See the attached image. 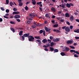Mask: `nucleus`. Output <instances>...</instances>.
Returning <instances> with one entry per match:
<instances>
[{
	"instance_id": "61",
	"label": "nucleus",
	"mask_w": 79,
	"mask_h": 79,
	"mask_svg": "<svg viewBox=\"0 0 79 79\" xmlns=\"http://www.w3.org/2000/svg\"><path fill=\"white\" fill-rule=\"evenodd\" d=\"M43 47H45V48H48V47H47V46H46L45 45H44L43 46Z\"/></svg>"
},
{
	"instance_id": "2",
	"label": "nucleus",
	"mask_w": 79,
	"mask_h": 79,
	"mask_svg": "<svg viewBox=\"0 0 79 79\" xmlns=\"http://www.w3.org/2000/svg\"><path fill=\"white\" fill-rule=\"evenodd\" d=\"M69 50H70V49L67 47L64 48V49L63 50V52H68Z\"/></svg>"
},
{
	"instance_id": "6",
	"label": "nucleus",
	"mask_w": 79,
	"mask_h": 79,
	"mask_svg": "<svg viewBox=\"0 0 79 79\" xmlns=\"http://www.w3.org/2000/svg\"><path fill=\"white\" fill-rule=\"evenodd\" d=\"M66 42L67 44H73V41L69 40Z\"/></svg>"
},
{
	"instance_id": "55",
	"label": "nucleus",
	"mask_w": 79,
	"mask_h": 79,
	"mask_svg": "<svg viewBox=\"0 0 79 79\" xmlns=\"http://www.w3.org/2000/svg\"><path fill=\"white\" fill-rule=\"evenodd\" d=\"M73 26H70V29H73Z\"/></svg>"
},
{
	"instance_id": "39",
	"label": "nucleus",
	"mask_w": 79,
	"mask_h": 79,
	"mask_svg": "<svg viewBox=\"0 0 79 79\" xmlns=\"http://www.w3.org/2000/svg\"><path fill=\"white\" fill-rule=\"evenodd\" d=\"M6 3L7 5L9 3V0H6Z\"/></svg>"
},
{
	"instance_id": "16",
	"label": "nucleus",
	"mask_w": 79,
	"mask_h": 79,
	"mask_svg": "<svg viewBox=\"0 0 79 79\" xmlns=\"http://www.w3.org/2000/svg\"><path fill=\"white\" fill-rule=\"evenodd\" d=\"M66 7H68V8L71 7V6H70V3L69 4V3H67V4H66Z\"/></svg>"
},
{
	"instance_id": "37",
	"label": "nucleus",
	"mask_w": 79,
	"mask_h": 79,
	"mask_svg": "<svg viewBox=\"0 0 79 79\" xmlns=\"http://www.w3.org/2000/svg\"><path fill=\"white\" fill-rule=\"evenodd\" d=\"M31 27L33 29H35L36 27V26L35 25H32Z\"/></svg>"
},
{
	"instance_id": "3",
	"label": "nucleus",
	"mask_w": 79,
	"mask_h": 79,
	"mask_svg": "<svg viewBox=\"0 0 79 79\" xmlns=\"http://www.w3.org/2000/svg\"><path fill=\"white\" fill-rule=\"evenodd\" d=\"M30 33H25L23 35L24 37H27V38H29V37L30 36Z\"/></svg>"
},
{
	"instance_id": "36",
	"label": "nucleus",
	"mask_w": 79,
	"mask_h": 79,
	"mask_svg": "<svg viewBox=\"0 0 79 79\" xmlns=\"http://www.w3.org/2000/svg\"><path fill=\"white\" fill-rule=\"evenodd\" d=\"M13 10L14 11H16L18 10L16 9V8L14 7L13 9Z\"/></svg>"
},
{
	"instance_id": "13",
	"label": "nucleus",
	"mask_w": 79,
	"mask_h": 79,
	"mask_svg": "<svg viewBox=\"0 0 79 79\" xmlns=\"http://www.w3.org/2000/svg\"><path fill=\"white\" fill-rule=\"evenodd\" d=\"M59 52L58 49H55L54 50L53 52L54 53H57V52Z\"/></svg>"
},
{
	"instance_id": "7",
	"label": "nucleus",
	"mask_w": 79,
	"mask_h": 79,
	"mask_svg": "<svg viewBox=\"0 0 79 79\" xmlns=\"http://www.w3.org/2000/svg\"><path fill=\"white\" fill-rule=\"evenodd\" d=\"M60 38H56V39H53V41L55 42H58L60 41Z\"/></svg>"
},
{
	"instance_id": "1",
	"label": "nucleus",
	"mask_w": 79,
	"mask_h": 79,
	"mask_svg": "<svg viewBox=\"0 0 79 79\" xmlns=\"http://www.w3.org/2000/svg\"><path fill=\"white\" fill-rule=\"evenodd\" d=\"M28 40L29 42H34V37L33 36L30 35L28 36Z\"/></svg>"
},
{
	"instance_id": "20",
	"label": "nucleus",
	"mask_w": 79,
	"mask_h": 79,
	"mask_svg": "<svg viewBox=\"0 0 79 79\" xmlns=\"http://www.w3.org/2000/svg\"><path fill=\"white\" fill-rule=\"evenodd\" d=\"M60 55L61 56H65V53H64V52H61L60 53Z\"/></svg>"
},
{
	"instance_id": "22",
	"label": "nucleus",
	"mask_w": 79,
	"mask_h": 79,
	"mask_svg": "<svg viewBox=\"0 0 79 79\" xmlns=\"http://www.w3.org/2000/svg\"><path fill=\"white\" fill-rule=\"evenodd\" d=\"M23 31H20L19 32V35H23Z\"/></svg>"
},
{
	"instance_id": "59",
	"label": "nucleus",
	"mask_w": 79,
	"mask_h": 79,
	"mask_svg": "<svg viewBox=\"0 0 79 79\" xmlns=\"http://www.w3.org/2000/svg\"><path fill=\"white\" fill-rule=\"evenodd\" d=\"M10 5L11 6H12V2H10Z\"/></svg>"
},
{
	"instance_id": "46",
	"label": "nucleus",
	"mask_w": 79,
	"mask_h": 79,
	"mask_svg": "<svg viewBox=\"0 0 79 79\" xmlns=\"http://www.w3.org/2000/svg\"><path fill=\"white\" fill-rule=\"evenodd\" d=\"M33 24L34 25H35L36 26H39V24L37 25L36 24V23H35V22H33Z\"/></svg>"
},
{
	"instance_id": "10",
	"label": "nucleus",
	"mask_w": 79,
	"mask_h": 79,
	"mask_svg": "<svg viewBox=\"0 0 79 79\" xmlns=\"http://www.w3.org/2000/svg\"><path fill=\"white\" fill-rule=\"evenodd\" d=\"M20 12L19 11L14 12L13 13V15H18V14H19Z\"/></svg>"
},
{
	"instance_id": "9",
	"label": "nucleus",
	"mask_w": 79,
	"mask_h": 79,
	"mask_svg": "<svg viewBox=\"0 0 79 79\" xmlns=\"http://www.w3.org/2000/svg\"><path fill=\"white\" fill-rule=\"evenodd\" d=\"M51 10L52 11H53V12H56V9H55V8L53 7H52L51 8Z\"/></svg>"
},
{
	"instance_id": "47",
	"label": "nucleus",
	"mask_w": 79,
	"mask_h": 79,
	"mask_svg": "<svg viewBox=\"0 0 79 79\" xmlns=\"http://www.w3.org/2000/svg\"><path fill=\"white\" fill-rule=\"evenodd\" d=\"M27 24H31V21H27Z\"/></svg>"
},
{
	"instance_id": "38",
	"label": "nucleus",
	"mask_w": 79,
	"mask_h": 79,
	"mask_svg": "<svg viewBox=\"0 0 79 79\" xmlns=\"http://www.w3.org/2000/svg\"><path fill=\"white\" fill-rule=\"evenodd\" d=\"M74 57H77V58H78V57H79L78 55H77L76 54H75L74 55Z\"/></svg>"
},
{
	"instance_id": "64",
	"label": "nucleus",
	"mask_w": 79,
	"mask_h": 79,
	"mask_svg": "<svg viewBox=\"0 0 79 79\" xmlns=\"http://www.w3.org/2000/svg\"><path fill=\"white\" fill-rule=\"evenodd\" d=\"M76 21H77V22H78V23H79V19H76Z\"/></svg>"
},
{
	"instance_id": "23",
	"label": "nucleus",
	"mask_w": 79,
	"mask_h": 79,
	"mask_svg": "<svg viewBox=\"0 0 79 79\" xmlns=\"http://www.w3.org/2000/svg\"><path fill=\"white\" fill-rule=\"evenodd\" d=\"M19 6H23V3H22V2H19Z\"/></svg>"
},
{
	"instance_id": "62",
	"label": "nucleus",
	"mask_w": 79,
	"mask_h": 79,
	"mask_svg": "<svg viewBox=\"0 0 79 79\" xmlns=\"http://www.w3.org/2000/svg\"><path fill=\"white\" fill-rule=\"evenodd\" d=\"M3 21V19L2 18H0V22H2Z\"/></svg>"
},
{
	"instance_id": "44",
	"label": "nucleus",
	"mask_w": 79,
	"mask_h": 79,
	"mask_svg": "<svg viewBox=\"0 0 79 79\" xmlns=\"http://www.w3.org/2000/svg\"><path fill=\"white\" fill-rule=\"evenodd\" d=\"M66 26H64L62 27V29H65H65H66Z\"/></svg>"
},
{
	"instance_id": "19",
	"label": "nucleus",
	"mask_w": 79,
	"mask_h": 79,
	"mask_svg": "<svg viewBox=\"0 0 79 79\" xmlns=\"http://www.w3.org/2000/svg\"><path fill=\"white\" fill-rule=\"evenodd\" d=\"M34 38L36 39H40V36H35Z\"/></svg>"
},
{
	"instance_id": "5",
	"label": "nucleus",
	"mask_w": 79,
	"mask_h": 79,
	"mask_svg": "<svg viewBox=\"0 0 79 79\" xmlns=\"http://www.w3.org/2000/svg\"><path fill=\"white\" fill-rule=\"evenodd\" d=\"M14 17L15 19H18V18H20V15H15Z\"/></svg>"
},
{
	"instance_id": "14",
	"label": "nucleus",
	"mask_w": 79,
	"mask_h": 79,
	"mask_svg": "<svg viewBox=\"0 0 79 79\" xmlns=\"http://www.w3.org/2000/svg\"><path fill=\"white\" fill-rule=\"evenodd\" d=\"M74 32L79 33V29H76L74 30Z\"/></svg>"
},
{
	"instance_id": "12",
	"label": "nucleus",
	"mask_w": 79,
	"mask_h": 79,
	"mask_svg": "<svg viewBox=\"0 0 79 79\" xmlns=\"http://www.w3.org/2000/svg\"><path fill=\"white\" fill-rule=\"evenodd\" d=\"M65 16L66 18H69V17H70V15H69V14L68 13H66L65 14Z\"/></svg>"
},
{
	"instance_id": "45",
	"label": "nucleus",
	"mask_w": 79,
	"mask_h": 79,
	"mask_svg": "<svg viewBox=\"0 0 79 79\" xmlns=\"http://www.w3.org/2000/svg\"><path fill=\"white\" fill-rule=\"evenodd\" d=\"M75 53H76L77 54H78V55H79V52H78L77 51H75Z\"/></svg>"
},
{
	"instance_id": "30",
	"label": "nucleus",
	"mask_w": 79,
	"mask_h": 79,
	"mask_svg": "<svg viewBox=\"0 0 79 79\" xmlns=\"http://www.w3.org/2000/svg\"><path fill=\"white\" fill-rule=\"evenodd\" d=\"M61 5H62V7L63 8H64V7H65V5H64V4L63 3H62Z\"/></svg>"
},
{
	"instance_id": "50",
	"label": "nucleus",
	"mask_w": 79,
	"mask_h": 79,
	"mask_svg": "<svg viewBox=\"0 0 79 79\" xmlns=\"http://www.w3.org/2000/svg\"><path fill=\"white\" fill-rule=\"evenodd\" d=\"M1 10H2V11H5V9L3 8L2 7H1Z\"/></svg>"
},
{
	"instance_id": "21",
	"label": "nucleus",
	"mask_w": 79,
	"mask_h": 79,
	"mask_svg": "<svg viewBox=\"0 0 79 79\" xmlns=\"http://www.w3.org/2000/svg\"><path fill=\"white\" fill-rule=\"evenodd\" d=\"M36 41L38 42H39V44H42V42L40 41V40H36Z\"/></svg>"
},
{
	"instance_id": "60",
	"label": "nucleus",
	"mask_w": 79,
	"mask_h": 79,
	"mask_svg": "<svg viewBox=\"0 0 79 79\" xmlns=\"http://www.w3.org/2000/svg\"><path fill=\"white\" fill-rule=\"evenodd\" d=\"M60 21L62 23H63L64 22V19H61L60 20Z\"/></svg>"
},
{
	"instance_id": "4",
	"label": "nucleus",
	"mask_w": 79,
	"mask_h": 79,
	"mask_svg": "<svg viewBox=\"0 0 79 79\" xmlns=\"http://www.w3.org/2000/svg\"><path fill=\"white\" fill-rule=\"evenodd\" d=\"M65 31L66 32H69L70 31V29H69V27H66L65 28Z\"/></svg>"
},
{
	"instance_id": "17",
	"label": "nucleus",
	"mask_w": 79,
	"mask_h": 79,
	"mask_svg": "<svg viewBox=\"0 0 79 79\" xmlns=\"http://www.w3.org/2000/svg\"><path fill=\"white\" fill-rule=\"evenodd\" d=\"M49 48L50 49V50L52 52H53V51H54V48L53 47H49Z\"/></svg>"
},
{
	"instance_id": "18",
	"label": "nucleus",
	"mask_w": 79,
	"mask_h": 79,
	"mask_svg": "<svg viewBox=\"0 0 79 79\" xmlns=\"http://www.w3.org/2000/svg\"><path fill=\"white\" fill-rule=\"evenodd\" d=\"M10 24H16V22H15L11 21L10 22Z\"/></svg>"
},
{
	"instance_id": "8",
	"label": "nucleus",
	"mask_w": 79,
	"mask_h": 79,
	"mask_svg": "<svg viewBox=\"0 0 79 79\" xmlns=\"http://www.w3.org/2000/svg\"><path fill=\"white\" fill-rule=\"evenodd\" d=\"M48 42V41L47 39H44L43 40H42V42L44 43V44H45V43H47Z\"/></svg>"
},
{
	"instance_id": "57",
	"label": "nucleus",
	"mask_w": 79,
	"mask_h": 79,
	"mask_svg": "<svg viewBox=\"0 0 79 79\" xmlns=\"http://www.w3.org/2000/svg\"><path fill=\"white\" fill-rule=\"evenodd\" d=\"M44 50L45 51H47V52H48V49L47 48H45Z\"/></svg>"
},
{
	"instance_id": "11",
	"label": "nucleus",
	"mask_w": 79,
	"mask_h": 79,
	"mask_svg": "<svg viewBox=\"0 0 79 79\" xmlns=\"http://www.w3.org/2000/svg\"><path fill=\"white\" fill-rule=\"evenodd\" d=\"M69 19L70 21H73V20L74 19V17L72 15L70 17Z\"/></svg>"
},
{
	"instance_id": "31",
	"label": "nucleus",
	"mask_w": 79,
	"mask_h": 79,
	"mask_svg": "<svg viewBox=\"0 0 79 79\" xmlns=\"http://www.w3.org/2000/svg\"><path fill=\"white\" fill-rule=\"evenodd\" d=\"M25 10H29V8H28V7H27V6H26L25 7Z\"/></svg>"
},
{
	"instance_id": "41",
	"label": "nucleus",
	"mask_w": 79,
	"mask_h": 79,
	"mask_svg": "<svg viewBox=\"0 0 79 79\" xmlns=\"http://www.w3.org/2000/svg\"><path fill=\"white\" fill-rule=\"evenodd\" d=\"M39 9L40 11H43V9L40 7H39Z\"/></svg>"
},
{
	"instance_id": "33",
	"label": "nucleus",
	"mask_w": 79,
	"mask_h": 79,
	"mask_svg": "<svg viewBox=\"0 0 79 79\" xmlns=\"http://www.w3.org/2000/svg\"><path fill=\"white\" fill-rule=\"evenodd\" d=\"M45 16L46 18H48L49 17V14H47L45 15Z\"/></svg>"
},
{
	"instance_id": "28",
	"label": "nucleus",
	"mask_w": 79,
	"mask_h": 79,
	"mask_svg": "<svg viewBox=\"0 0 79 79\" xmlns=\"http://www.w3.org/2000/svg\"><path fill=\"white\" fill-rule=\"evenodd\" d=\"M44 28H45V31H46V32H48V30L49 28H48L47 27H45Z\"/></svg>"
},
{
	"instance_id": "27",
	"label": "nucleus",
	"mask_w": 79,
	"mask_h": 79,
	"mask_svg": "<svg viewBox=\"0 0 79 79\" xmlns=\"http://www.w3.org/2000/svg\"><path fill=\"white\" fill-rule=\"evenodd\" d=\"M21 37L23 39V41L24 40H25V37L24 36V35L23 36H22Z\"/></svg>"
},
{
	"instance_id": "29",
	"label": "nucleus",
	"mask_w": 79,
	"mask_h": 79,
	"mask_svg": "<svg viewBox=\"0 0 79 79\" xmlns=\"http://www.w3.org/2000/svg\"><path fill=\"white\" fill-rule=\"evenodd\" d=\"M69 47L71 48L72 49H75V47L73 46H70Z\"/></svg>"
},
{
	"instance_id": "49",
	"label": "nucleus",
	"mask_w": 79,
	"mask_h": 79,
	"mask_svg": "<svg viewBox=\"0 0 79 79\" xmlns=\"http://www.w3.org/2000/svg\"><path fill=\"white\" fill-rule=\"evenodd\" d=\"M70 6H74V4L71 3H70Z\"/></svg>"
},
{
	"instance_id": "15",
	"label": "nucleus",
	"mask_w": 79,
	"mask_h": 79,
	"mask_svg": "<svg viewBox=\"0 0 79 79\" xmlns=\"http://www.w3.org/2000/svg\"><path fill=\"white\" fill-rule=\"evenodd\" d=\"M53 31L54 32H60V31L57 29H54Z\"/></svg>"
},
{
	"instance_id": "42",
	"label": "nucleus",
	"mask_w": 79,
	"mask_h": 79,
	"mask_svg": "<svg viewBox=\"0 0 79 79\" xmlns=\"http://www.w3.org/2000/svg\"><path fill=\"white\" fill-rule=\"evenodd\" d=\"M6 13H9L10 12V10L9 9H7L6 10Z\"/></svg>"
},
{
	"instance_id": "43",
	"label": "nucleus",
	"mask_w": 79,
	"mask_h": 79,
	"mask_svg": "<svg viewBox=\"0 0 79 79\" xmlns=\"http://www.w3.org/2000/svg\"><path fill=\"white\" fill-rule=\"evenodd\" d=\"M40 4H42V2H38L37 3V5H40Z\"/></svg>"
},
{
	"instance_id": "52",
	"label": "nucleus",
	"mask_w": 79,
	"mask_h": 79,
	"mask_svg": "<svg viewBox=\"0 0 79 79\" xmlns=\"http://www.w3.org/2000/svg\"><path fill=\"white\" fill-rule=\"evenodd\" d=\"M75 39H79V37L75 36Z\"/></svg>"
},
{
	"instance_id": "58",
	"label": "nucleus",
	"mask_w": 79,
	"mask_h": 79,
	"mask_svg": "<svg viewBox=\"0 0 79 79\" xmlns=\"http://www.w3.org/2000/svg\"><path fill=\"white\" fill-rule=\"evenodd\" d=\"M48 43H51V40H48Z\"/></svg>"
},
{
	"instance_id": "48",
	"label": "nucleus",
	"mask_w": 79,
	"mask_h": 79,
	"mask_svg": "<svg viewBox=\"0 0 79 79\" xmlns=\"http://www.w3.org/2000/svg\"><path fill=\"white\" fill-rule=\"evenodd\" d=\"M3 17H4V18H6V19H8V18H9L8 17L6 16H5V15L4 16H3Z\"/></svg>"
},
{
	"instance_id": "34",
	"label": "nucleus",
	"mask_w": 79,
	"mask_h": 79,
	"mask_svg": "<svg viewBox=\"0 0 79 79\" xmlns=\"http://www.w3.org/2000/svg\"><path fill=\"white\" fill-rule=\"evenodd\" d=\"M32 3L33 5H35V4H36V1H34L32 2Z\"/></svg>"
},
{
	"instance_id": "63",
	"label": "nucleus",
	"mask_w": 79,
	"mask_h": 79,
	"mask_svg": "<svg viewBox=\"0 0 79 79\" xmlns=\"http://www.w3.org/2000/svg\"><path fill=\"white\" fill-rule=\"evenodd\" d=\"M43 35L44 36H45V31H43Z\"/></svg>"
},
{
	"instance_id": "35",
	"label": "nucleus",
	"mask_w": 79,
	"mask_h": 79,
	"mask_svg": "<svg viewBox=\"0 0 79 79\" xmlns=\"http://www.w3.org/2000/svg\"><path fill=\"white\" fill-rule=\"evenodd\" d=\"M44 32V31H43V30H40V31H39V32H40V34H42L43 32Z\"/></svg>"
},
{
	"instance_id": "53",
	"label": "nucleus",
	"mask_w": 79,
	"mask_h": 79,
	"mask_svg": "<svg viewBox=\"0 0 79 79\" xmlns=\"http://www.w3.org/2000/svg\"><path fill=\"white\" fill-rule=\"evenodd\" d=\"M46 45H47V47H50V44H46Z\"/></svg>"
},
{
	"instance_id": "25",
	"label": "nucleus",
	"mask_w": 79,
	"mask_h": 79,
	"mask_svg": "<svg viewBox=\"0 0 79 79\" xmlns=\"http://www.w3.org/2000/svg\"><path fill=\"white\" fill-rule=\"evenodd\" d=\"M70 53H73V52H74L75 53V50H73V49H72L70 51Z\"/></svg>"
},
{
	"instance_id": "32",
	"label": "nucleus",
	"mask_w": 79,
	"mask_h": 79,
	"mask_svg": "<svg viewBox=\"0 0 79 79\" xmlns=\"http://www.w3.org/2000/svg\"><path fill=\"white\" fill-rule=\"evenodd\" d=\"M54 45V43H53V42H52L51 43V44H50L51 47H52V46H53V45Z\"/></svg>"
},
{
	"instance_id": "56",
	"label": "nucleus",
	"mask_w": 79,
	"mask_h": 79,
	"mask_svg": "<svg viewBox=\"0 0 79 79\" xmlns=\"http://www.w3.org/2000/svg\"><path fill=\"white\" fill-rule=\"evenodd\" d=\"M53 36H51L50 37V40H53Z\"/></svg>"
},
{
	"instance_id": "26",
	"label": "nucleus",
	"mask_w": 79,
	"mask_h": 79,
	"mask_svg": "<svg viewBox=\"0 0 79 79\" xmlns=\"http://www.w3.org/2000/svg\"><path fill=\"white\" fill-rule=\"evenodd\" d=\"M58 24L54 25L53 26V27H58Z\"/></svg>"
},
{
	"instance_id": "40",
	"label": "nucleus",
	"mask_w": 79,
	"mask_h": 79,
	"mask_svg": "<svg viewBox=\"0 0 79 79\" xmlns=\"http://www.w3.org/2000/svg\"><path fill=\"white\" fill-rule=\"evenodd\" d=\"M66 23L68 25H69V26H70V23L68 21H67L66 22Z\"/></svg>"
},
{
	"instance_id": "24",
	"label": "nucleus",
	"mask_w": 79,
	"mask_h": 79,
	"mask_svg": "<svg viewBox=\"0 0 79 79\" xmlns=\"http://www.w3.org/2000/svg\"><path fill=\"white\" fill-rule=\"evenodd\" d=\"M11 31H12L14 33L15 32V29H14L13 28H10Z\"/></svg>"
},
{
	"instance_id": "51",
	"label": "nucleus",
	"mask_w": 79,
	"mask_h": 79,
	"mask_svg": "<svg viewBox=\"0 0 79 79\" xmlns=\"http://www.w3.org/2000/svg\"><path fill=\"white\" fill-rule=\"evenodd\" d=\"M50 31H51V29L48 28V32H49V33H50L51 32Z\"/></svg>"
},
{
	"instance_id": "54",
	"label": "nucleus",
	"mask_w": 79,
	"mask_h": 79,
	"mask_svg": "<svg viewBox=\"0 0 79 79\" xmlns=\"http://www.w3.org/2000/svg\"><path fill=\"white\" fill-rule=\"evenodd\" d=\"M16 21H18V22H20V21H21L20 20V19H17Z\"/></svg>"
}]
</instances>
